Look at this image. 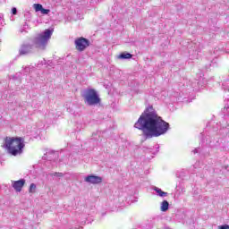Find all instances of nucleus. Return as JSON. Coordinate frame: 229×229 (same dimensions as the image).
Listing matches in <instances>:
<instances>
[{
	"mask_svg": "<svg viewBox=\"0 0 229 229\" xmlns=\"http://www.w3.org/2000/svg\"><path fill=\"white\" fill-rule=\"evenodd\" d=\"M134 128L141 130L145 138L153 139L165 135L169 131L170 125L157 114L153 106H148L135 123Z\"/></svg>",
	"mask_w": 229,
	"mask_h": 229,
	"instance_id": "1",
	"label": "nucleus"
},
{
	"mask_svg": "<svg viewBox=\"0 0 229 229\" xmlns=\"http://www.w3.org/2000/svg\"><path fill=\"white\" fill-rule=\"evenodd\" d=\"M53 36V30L47 29L44 32L38 34L33 39L32 43L22 45L20 49V55H30V53H33V49H39V51H46V47H47V44H49V40H51V37Z\"/></svg>",
	"mask_w": 229,
	"mask_h": 229,
	"instance_id": "2",
	"label": "nucleus"
},
{
	"mask_svg": "<svg viewBox=\"0 0 229 229\" xmlns=\"http://www.w3.org/2000/svg\"><path fill=\"white\" fill-rule=\"evenodd\" d=\"M4 146L8 150L10 155L13 157H17L24 153V148L26 144L24 143V138L16 137V138H5Z\"/></svg>",
	"mask_w": 229,
	"mask_h": 229,
	"instance_id": "3",
	"label": "nucleus"
},
{
	"mask_svg": "<svg viewBox=\"0 0 229 229\" xmlns=\"http://www.w3.org/2000/svg\"><path fill=\"white\" fill-rule=\"evenodd\" d=\"M82 98L84 99V103L89 106H96V105H99V103H101V98H99V95H98V91H96V89H85L82 92Z\"/></svg>",
	"mask_w": 229,
	"mask_h": 229,
	"instance_id": "4",
	"label": "nucleus"
},
{
	"mask_svg": "<svg viewBox=\"0 0 229 229\" xmlns=\"http://www.w3.org/2000/svg\"><path fill=\"white\" fill-rule=\"evenodd\" d=\"M90 46V41L85 38H78L75 39V47L77 51H85Z\"/></svg>",
	"mask_w": 229,
	"mask_h": 229,
	"instance_id": "5",
	"label": "nucleus"
},
{
	"mask_svg": "<svg viewBox=\"0 0 229 229\" xmlns=\"http://www.w3.org/2000/svg\"><path fill=\"white\" fill-rule=\"evenodd\" d=\"M85 182H87V183L96 185L98 183H101V182H103V178L98 175H88L85 177Z\"/></svg>",
	"mask_w": 229,
	"mask_h": 229,
	"instance_id": "6",
	"label": "nucleus"
},
{
	"mask_svg": "<svg viewBox=\"0 0 229 229\" xmlns=\"http://www.w3.org/2000/svg\"><path fill=\"white\" fill-rule=\"evenodd\" d=\"M24 183H26V180L24 179L12 182L13 188L14 189V191H16V192H21V191H22Z\"/></svg>",
	"mask_w": 229,
	"mask_h": 229,
	"instance_id": "7",
	"label": "nucleus"
},
{
	"mask_svg": "<svg viewBox=\"0 0 229 229\" xmlns=\"http://www.w3.org/2000/svg\"><path fill=\"white\" fill-rule=\"evenodd\" d=\"M153 191H155V192L157 193V196H159V198H165L168 196L169 193L162 191V189L157 187V186H154L153 188Z\"/></svg>",
	"mask_w": 229,
	"mask_h": 229,
	"instance_id": "8",
	"label": "nucleus"
},
{
	"mask_svg": "<svg viewBox=\"0 0 229 229\" xmlns=\"http://www.w3.org/2000/svg\"><path fill=\"white\" fill-rule=\"evenodd\" d=\"M133 55L128 52H123L122 54L119 55L118 58H120V60H130V58H131Z\"/></svg>",
	"mask_w": 229,
	"mask_h": 229,
	"instance_id": "9",
	"label": "nucleus"
},
{
	"mask_svg": "<svg viewBox=\"0 0 229 229\" xmlns=\"http://www.w3.org/2000/svg\"><path fill=\"white\" fill-rule=\"evenodd\" d=\"M160 210L161 212H167L169 210V202L167 200H164L161 203Z\"/></svg>",
	"mask_w": 229,
	"mask_h": 229,
	"instance_id": "10",
	"label": "nucleus"
},
{
	"mask_svg": "<svg viewBox=\"0 0 229 229\" xmlns=\"http://www.w3.org/2000/svg\"><path fill=\"white\" fill-rule=\"evenodd\" d=\"M76 219L77 221H85V219H87V215L84 213H79L76 215Z\"/></svg>",
	"mask_w": 229,
	"mask_h": 229,
	"instance_id": "11",
	"label": "nucleus"
},
{
	"mask_svg": "<svg viewBox=\"0 0 229 229\" xmlns=\"http://www.w3.org/2000/svg\"><path fill=\"white\" fill-rule=\"evenodd\" d=\"M223 114L224 115H229V98L227 99V104L224 106Z\"/></svg>",
	"mask_w": 229,
	"mask_h": 229,
	"instance_id": "12",
	"label": "nucleus"
},
{
	"mask_svg": "<svg viewBox=\"0 0 229 229\" xmlns=\"http://www.w3.org/2000/svg\"><path fill=\"white\" fill-rule=\"evenodd\" d=\"M37 191V184L36 183H31L30 186V189H29V192L30 194H35Z\"/></svg>",
	"mask_w": 229,
	"mask_h": 229,
	"instance_id": "13",
	"label": "nucleus"
},
{
	"mask_svg": "<svg viewBox=\"0 0 229 229\" xmlns=\"http://www.w3.org/2000/svg\"><path fill=\"white\" fill-rule=\"evenodd\" d=\"M31 71H33V66H26L23 69L24 74H30V72H31Z\"/></svg>",
	"mask_w": 229,
	"mask_h": 229,
	"instance_id": "14",
	"label": "nucleus"
},
{
	"mask_svg": "<svg viewBox=\"0 0 229 229\" xmlns=\"http://www.w3.org/2000/svg\"><path fill=\"white\" fill-rule=\"evenodd\" d=\"M33 6H34V9L36 12H41V10L43 8L42 4H34Z\"/></svg>",
	"mask_w": 229,
	"mask_h": 229,
	"instance_id": "15",
	"label": "nucleus"
},
{
	"mask_svg": "<svg viewBox=\"0 0 229 229\" xmlns=\"http://www.w3.org/2000/svg\"><path fill=\"white\" fill-rule=\"evenodd\" d=\"M159 148H160V146H158V145H156L155 146V151H153V150H151V149H153V148H150V151H149V153H152L153 155H157V153H158V149H159Z\"/></svg>",
	"mask_w": 229,
	"mask_h": 229,
	"instance_id": "16",
	"label": "nucleus"
},
{
	"mask_svg": "<svg viewBox=\"0 0 229 229\" xmlns=\"http://www.w3.org/2000/svg\"><path fill=\"white\" fill-rule=\"evenodd\" d=\"M50 176H57L59 178H62V176H64V174L63 173L55 172L54 174H50Z\"/></svg>",
	"mask_w": 229,
	"mask_h": 229,
	"instance_id": "17",
	"label": "nucleus"
},
{
	"mask_svg": "<svg viewBox=\"0 0 229 229\" xmlns=\"http://www.w3.org/2000/svg\"><path fill=\"white\" fill-rule=\"evenodd\" d=\"M40 12L43 15H47V13H49V9H44L43 7Z\"/></svg>",
	"mask_w": 229,
	"mask_h": 229,
	"instance_id": "18",
	"label": "nucleus"
},
{
	"mask_svg": "<svg viewBox=\"0 0 229 229\" xmlns=\"http://www.w3.org/2000/svg\"><path fill=\"white\" fill-rule=\"evenodd\" d=\"M12 13H13V15H17V8L13 7L12 9Z\"/></svg>",
	"mask_w": 229,
	"mask_h": 229,
	"instance_id": "19",
	"label": "nucleus"
},
{
	"mask_svg": "<svg viewBox=\"0 0 229 229\" xmlns=\"http://www.w3.org/2000/svg\"><path fill=\"white\" fill-rule=\"evenodd\" d=\"M19 78H21V72L16 73V75L13 76V80H19Z\"/></svg>",
	"mask_w": 229,
	"mask_h": 229,
	"instance_id": "20",
	"label": "nucleus"
},
{
	"mask_svg": "<svg viewBox=\"0 0 229 229\" xmlns=\"http://www.w3.org/2000/svg\"><path fill=\"white\" fill-rule=\"evenodd\" d=\"M229 225H220L219 229H228Z\"/></svg>",
	"mask_w": 229,
	"mask_h": 229,
	"instance_id": "21",
	"label": "nucleus"
},
{
	"mask_svg": "<svg viewBox=\"0 0 229 229\" xmlns=\"http://www.w3.org/2000/svg\"><path fill=\"white\" fill-rule=\"evenodd\" d=\"M23 30H28V23H25V24L23 25L21 33H22Z\"/></svg>",
	"mask_w": 229,
	"mask_h": 229,
	"instance_id": "22",
	"label": "nucleus"
},
{
	"mask_svg": "<svg viewBox=\"0 0 229 229\" xmlns=\"http://www.w3.org/2000/svg\"><path fill=\"white\" fill-rule=\"evenodd\" d=\"M193 153H194V155H196V153H199V148H195V149L193 150Z\"/></svg>",
	"mask_w": 229,
	"mask_h": 229,
	"instance_id": "23",
	"label": "nucleus"
},
{
	"mask_svg": "<svg viewBox=\"0 0 229 229\" xmlns=\"http://www.w3.org/2000/svg\"><path fill=\"white\" fill-rule=\"evenodd\" d=\"M225 53H228V54H229V46L226 47V48H225Z\"/></svg>",
	"mask_w": 229,
	"mask_h": 229,
	"instance_id": "24",
	"label": "nucleus"
},
{
	"mask_svg": "<svg viewBox=\"0 0 229 229\" xmlns=\"http://www.w3.org/2000/svg\"><path fill=\"white\" fill-rule=\"evenodd\" d=\"M216 53H217V48H215Z\"/></svg>",
	"mask_w": 229,
	"mask_h": 229,
	"instance_id": "25",
	"label": "nucleus"
},
{
	"mask_svg": "<svg viewBox=\"0 0 229 229\" xmlns=\"http://www.w3.org/2000/svg\"><path fill=\"white\" fill-rule=\"evenodd\" d=\"M226 126H228V124H226L225 126H223V128H226Z\"/></svg>",
	"mask_w": 229,
	"mask_h": 229,
	"instance_id": "26",
	"label": "nucleus"
}]
</instances>
